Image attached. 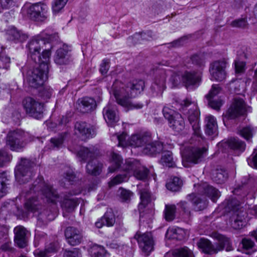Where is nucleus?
<instances>
[{
	"label": "nucleus",
	"mask_w": 257,
	"mask_h": 257,
	"mask_svg": "<svg viewBox=\"0 0 257 257\" xmlns=\"http://www.w3.org/2000/svg\"><path fill=\"white\" fill-rule=\"evenodd\" d=\"M46 35L47 34L45 32H42L35 37L28 45V57L35 61L37 60L38 66L33 71L28 72V75L25 76L24 81H27L33 87L43 85L48 78L50 51L46 49L40 55L41 48L46 45V40H50V36L45 37Z\"/></svg>",
	"instance_id": "1"
},
{
	"label": "nucleus",
	"mask_w": 257,
	"mask_h": 257,
	"mask_svg": "<svg viewBox=\"0 0 257 257\" xmlns=\"http://www.w3.org/2000/svg\"><path fill=\"white\" fill-rule=\"evenodd\" d=\"M245 63L242 61H240L237 59L234 61V66L236 73L242 72L245 69Z\"/></svg>",
	"instance_id": "48"
},
{
	"label": "nucleus",
	"mask_w": 257,
	"mask_h": 257,
	"mask_svg": "<svg viewBox=\"0 0 257 257\" xmlns=\"http://www.w3.org/2000/svg\"><path fill=\"white\" fill-rule=\"evenodd\" d=\"M206 192L213 202H215L216 200L220 196L218 191L212 186H208Z\"/></svg>",
	"instance_id": "43"
},
{
	"label": "nucleus",
	"mask_w": 257,
	"mask_h": 257,
	"mask_svg": "<svg viewBox=\"0 0 257 257\" xmlns=\"http://www.w3.org/2000/svg\"><path fill=\"white\" fill-rule=\"evenodd\" d=\"M22 167L21 166H18L15 169V176L16 179L20 182L21 177L26 178V176H29L31 174L30 172L27 171L25 174H23L22 172Z\"/></svg>",
	"instance_id": "46"
},
{
	"label": "nucleus",
	"mask_w": 257,
	"mask_h": 257,
	"mask_svg": "<svg viewBox=\"0 0 257 257\" xmlns=\"http://www.w3.org/2000/svg\"><path fill=\"white\" fill-rule=\"evenodd\" d=\"M246 111L245 105L242 98H235L230 108L226 112L224 119L233 118L243 114Z\"/></svg>",
	"instance_id": "15"
},
{
	"label": "nucleus",
	"mask_w": 257,
	"mask_h": 257,
	"mask_svg": "<svg viewBox=\"0 0 257 257\" xmlns=\"http://www.w3.org/2000/svg\"><path fill=\"white\" fill-rule=\"evenodd\" d=\"M14 2V0H1L0 4L3 8H8Z\"/></svg>",
	"instance_id": "56"
},
{
	"label": "nucleus",
	"mask_w": 257,
	"mask_h": 257,
	"mask_svg": "<svg viewBox=\"0 0 257 257\" xmlns=\"http://www.w3.org/2000/svg\"><path fill=\"white\" fill-rule=\"evenodd\" d=\"M184 105L186 107L188 106L190 104H191L190 100L189 99H186L185 100H184Z\"/></svg>",
	"instance_id": "61"
},
{
	"label": "nucleus",
	"mask_w": 257,
	"mask_h": 257,
	"mask_svg": "<svg viewBox=\"0 0 257 257\" xmlns=\"http://www.w3.org/2000/svg\"><path fill=\"white\" fill-rule=\"evenodd\" d=\"M172 255L173 257H193L192 252L187 247L175 250Z\"/></svg>",
	"instance_id": "34"
},
{
	"label": "nucleus",
	"mask_w": 257,
	"mask_h": 257,
	"mask_svg": "<svg viewBox=\"0 0 257 257\" xmlns=\"http://www.w3.org/2000/svg\"><path fill=\"white\" fill-rule=\"evenodd\" d=\"M246 212L242 210L236 211L231 217V225L235 229H240L244 226L248 220Z\"/></svg>",
	"instance_id": "18"
},
{
	"label": "nucleus",
	"mask_w": 257,
	"mask_h": 257,
	"mask_svg": "<svg viewBox=\"0 0 257 257\" xmlns=\"http://www.w3.org/2000/svg\"><path fill=\"white\" fill-rule=\"evenodd\" d=\"M246 0H234L235 7L239 8L246 2Z\"/></svg>",
	"instance_id": "58"
},
{
	"label": "nucleus",
	"mask_w": 257,
	"mask_h": 257,
	"mask_svg": "<svg viewBox=\"0 0 257 257\" xmlns=\"http://www.w3.org/2000/svg\"><path fill=\"white\" fill-rule=\"evenodd\" d=\"M212 237L218 240L217 244L212 245L209 240L205 238H201L198 242V247L203 252L208 254L216 253L224 248L226 251L232 250L230 241L227 238L217 233L213 234Z\"/></svg>",
	"instance_id": "4"
},
{
	"label": "nucleus",
	"mask_w": 257,
	"mask_h": 257,
	"mask_svg": "<svg viewBox=\"0 0 257 257\" xmlns=\"http://www.w3.org/2000/svg\"><path fill=\"white\" fill-rule=\"evenodd\" d=\"M226 61L225 59L215 61L211 64L210 73L211 79L216 81H222L226 77L225 68L226 67Z\"/></svg>",
	"instance_id": "13"
},
{
	"label": "nucleus",
	"mask_w": 257,
	"mask_h": 257,
	"mask_svg": "<svg viewBox=\"0 0 257 257\" xmlns=\"http://www.w3.org/2000/svg\"><path fill=\"white\" fill-rule=\"evenodd\" d=\"M144 87V82L141 80H134L132 84L127 86L121 81L116 80L108 90L109 93L114 96L117 102L126 110H129L142 107V104L132 103L131 98L135 97L140 94Z\"/></svg>",
	"instance_id": "2"
},
{
	"label": "nucleus",
	"mask_w": 257,
	"mask_h": 257,
	"mask_svg": "<svg viewBox=\"0 0 257 257\" xmlns=\"http://www.w3.org/2000/svg\"><path fill=\"white\" fill-rule=\"evenodd\" d=\"M121 161V158L118 154L113 153L111 155V163L114 165V167L113 168L109 167V172H112L115 170L119 166Z\"/></svg>",
	"instance_id": "44"
},
{
	"label": "nucleus",
	"mask_w": 257,
	"mask_h": 257,
	"mask_svg": "<svg viewBox=\"0 0 257 257\" xmlns=\"http://www.w3.org/2000/svg\"><path fill=\"white\" fill-rule=\"evenodd\" d=\"M96 106L95 100L90 97H84L79 100V109L82 112L91 110Z\"/></svg>",
	"instance_id": "27"
},
{
	"label": "nucleus",
	"mask_w": 257,
	"mask_h": 257,
	"mask_svg": "<svg viewBox=\"0 0 257 257\" xmlns=\"http://www.w3.org/2000/svg\"><path fill=\"white\" fill-rule=\"evenodd\" d=\"M232 86H234V91L236 93L240 94V92H238V91H240L241 93L244 92L245 89L246 85V82L241 80H235L231 83Z\"/></svg>",
	"instance_id": "40"
},
{
	"label": "nucleus",
	"mask_w": 257,
	"mask_h": 257,
	"mask_svg": "<svg viewBox=\"0 0 257 257\" xmlns=\"http://www.w3.org/2000/svg\"><path fill=\"white\" fill-rule=\"evenodd\" d=\"M141 202L139 204L138 209L140 213L141 220H144V214L145 211L147 216L150 217L153 215V209L154 204L152 202L151 195L147 190H145L140 193Z\"/></svg>",
	"instance_id": "10"
},
{
	"label": "nucleus",
	"mask_w": 257,
	"mask_h": 257,
	"mask_svg": "<svg viewBox=\"0 0 257 257\" xmlns=\"http://www.w3.org/2000/svg\"><path fill=\"white\" fill-rule=\"evenodd\" d=\"M48 10V7L41 3L34 5L26 4L22 8V13L24 15L29 16H45Z\"/></svg>",
	"instance_id": "14"
},
{
	"label": "nucleus",
	"mask_w": 257,
	"mask_h": 257,
	"mask_svg": "<svg viewBox=\"0 0 257 257\" xmlns=\"http://www.w3.org/2000/svg\"><path fill=\"white\" fill-rule=\"evenodd\" d=\"M186 231L181 228L176 227H170L166 234V237L168 239H183L186 235Z\"/></svg>",
	"instance_id": "26"
},
{
	"label": "nucleus",
	"mask_w": 257,
	"mask_h": 257,
	"mask_svg": "<svg viewBox=\"0 0 257 257\" xmlns=\"http://www.w3.org/2000/svg\"><path fill=\"white\" fill-rule=\"evenodd\" d=\"M64 257H81V253L78 249L74 248L72 250H66Z\"/></svg>",
	"instance_id": "49"
},
{
	"label": "nucleus",
	"mask_w": 257,
	"mask_h": 257,
	"mask_svg": "<svg viewBox=\"0 0 257 257\" xmlns=\"http://www.w3.org/2000/svg\"><path fill=\"white\" fill-rule=\"evenodd\" d=\"M164 117L170 123V126L177 132H179L184 127V121L179 114L174 115L173 111L167 107L163 110Z\"/></svg>",
	"instance_id": "12"
},
{
	"label": "nucleus",
	"mask_w": 257,
	"mask_h": 257,
	"mask_svg": "<svg viewBox=\"0 0 257 257\" xmlns=\"http://www.w3.org/2000/svg\"><path fill=\"white\" fill-rule=\"evenodd\" d=\"M240 134L244 139L248 140L252 136L253 129L250 126L244 127L240 131Z\"/></svg>",
	"instance_id": "47"
},
{
	"label": "nucleus",
	"mask_w": 257,
	"mask_h": 257,
	"mask_svg": "<svg viewBox=\"0 0 257 257\" xmlns=\"http://www.w3.org/2000/svg\"><path fill=\"white\" fill-rule=\"evenodd\" d=\"M188 202L182 201L180 203V207L185 211L187 207L191 204L194 206V209L196 211H199L204 208L206 205L205 201H203L197 197L195 194L188 196Z\"/></svg>",
	"instance_id": "16"
},
{
	"label": "nucleus",
	"mask_w": 257,
	"mask_h": 257,
	"mask_svg": "<svg viewBox=\"0 0 257 257\" xmlns=\"http://www.w3.org/2000/svg\"><path fill=\"white\" fill-rule=\"evenodd\" d=\"M126 174L122 176L118 175L112 179L109 185L112 186L123 182L127 181L128 177L134 175L137 179L143 180L148 175V170L144 167H141L140 164L137 162H127L124 169Z\"/></svg>",
	"instance_id": "5"
},
{
	"label": "nucleus",
	"mask_w": 257,
	"mask_h": 257,
	"mask_svg": "<svg viewBox=\"0 0 257 257\" xmlns=\"http://www.w3.org/2000/svg\"><path fill=\"white\" fill-rule=\"evenodd\" d=\"M253 211L254 212L255 214L257 215V206L254 207Z\"/></svg>",
	"instance_id": "64"
},
{
	"label": "nucleus",
	"mask_w": 257,
	"mask_h": 257,
	"mask_svg": "<svg viewBox=\"0 0 257 257\" xmlns=\"http://www.w3.org/2000/svg\"><path fill=\"white\" fill-rule=\"evenodd\" d=\"M119 194L122 199L125 200L130 198L132 195V193L130 191L123 189L119 190Z\"/></svg>",
	"instance_id": "51"
},
{
	"label": "nucleus",
	"mask_w": 257,
	"mask_h": 257,
	"mask_svg": "<svg viewBox=\"0 0 257 257\" xmlns=\"http://www.w3.org/2000/svg\"><path fill=\"white\" fill-rule=\"evenodd\" d=\"M65 234L67 241L70 245H75L81 242V236L75 228L68 227L66 229Z\"/></svg>",
	"instance_id": "22"
},
{
	"label": "nucleus",
	"mask_w": 257,
	"mask_h": 257,
	"mask_svg": "<svg viewBox=\"0 0 257 257\" xmlns=\"http://www.w3.org/2000/svg\"><path fill=\"white\" fill-rule=\"evenodd\" d=\"M206 149L193 148L185 151L181 150L182 164L185 167H189L192 164L198 163L204 155Z\"/></svg>",
	"instance_id": "7"
},
{
	"label": "nucleus",
	"mask_w": 257,
	"mask_h": 257,
	"mask_svg": "<svg viewBox=\"0 0 257 257\" xmlns=\"http://www.w3.org/2000/svg\"><path fill=\"white\" fill-rule=\"evenodd\" d=\"M68 0H54L52 10L55 15L60 11L65 6Z\"/></svg>",
	"instance_id": "41"
},
{
	"label": "nucleus",
	"mask_w": 257,
	"mask_h": 257,
	"mask_svg": "<svg viewBox=\"0 0 257 257\" xmlns=\"http://www.w3.org/2000/svg\"><path fill=\"white\" fill-rule=\"evenodd\" d=\"M134 238L137 240L139 247L144 255L148 256L154 250V242L151 233L138 231Z\"/></svg>",
	"instance_id": "8"
},
{
	"label": "nucleus",
	"mask_w": 257,
	"mask_h": 257,
	"mask_svg": "<svg viewBox=\"0 0 257 257\" xmlns=\"http://www.w3.org/2000/svg\"><path fill=\"white\" fill-rule=\"evenodd\" d=\"M205 133L210 136H216L217 134V125L215 117L211 115H207L205 119Z\"/></svg>",
	"instance_id": "24"
},
{
	"label": "nucleus",
	"mask_w": 257,
	"mask_h": 257,
	"mask_svg": "<svg viewBox=\"0 0 257 257\" xmlns=\"http://www.w3.org/2000/svg\"><path fill=\"white\" fill-rule=\"evenodd\" d=\"M176 207L174 205H166L165 217L168 221H171L174 218V213Z\"/></svg>",
	"instance_id": "39"
},
{
	"label": "nucleus",
	"mask_w": 257,
	"mask_h": 257,
	"mask_svg": "<svg viewBox=\"0 0 257 257\" xmlns=\"http://www.w3.org/2000/svg\"><path fill=\"white\" fill-rule=\"evenodd\" d=\"M254 11L257 15V4L255 5V6L254 7Z\"/></svg>",
	"instance_id": "63"
},
{
	"label": "nucleus",
	"mask_w": 257,
	"mask_h": 257,
	"mask_svg": "<svg viewBox=\"0 0 257 257\" xmlns=\"http://www.w3.org/2000/svg\"><path fill=\"white\" fill-rule=\"evenodd\" d=\"M28 133L21 130L10 132L7 136L6 145L12 151H20L30 141Z\"/></svg>",
	"instance_id": "6"
},
{
	"label": "nucleus",
	"mask_w": 257,
	"mask_h": 257,
	"mask_svg": "<svg viewBox=\"0 0 257 257\" xmlns=\"http://www.w3.org/2000/svg\"><path fill=\"white\" fill-rule=\"evenodd\" d=\"M15 241L20 247H24L27 244V236L29 232L24 227L18 226L14 229Z\"/></svg>",
	"instance_id": "19"
},
{
	"label": "nucleus",
	"mask_w": 257,
	"mask_h": 257,
	"mask_svg": "<svg viewBox=\"0 0 257 257\" xmlns=\"http://www.w3.org/2000/svg\"><path fill=\"white\" fill-rule=\"evenodd\" d=\"M193 106V110L191 111V112H189L188 114V119L190 121V123H192L194 122V123L193 124L192 127L194 130L195 133L196 135H199V128L200 127L199 126L198 123V111L197 109V107L195 103H193L192 104Z\"/></svg>",
	"instance_id": "25"
},
{
	"label": "nucleus",
	"mask_w": 257,
	"mask_h": 257,
	"mask_svg": "<svg viewBox=\"0 0 257 257\" xmlns=\"http://www.w3.org/2000/svg\"><path fill=\"white\" fill-rule=\"evenodd\" d=\"M86 169L88 173L94 175H96L99 173V169L95 167H94L91 163L87 165Z\"/></svg>",
	"instance_id": "50"
},
{
	"label": "nucleus",
	"mask_w": 257,
	"mask_h": 257,
	"mask_svg": "<svg viewBox=\"0 0 257 257\" xmlns=\"http://www.w3.org/2000/svg\"><path fill=\"white\" fill-rule=\"evenodd\" d=\"M114 215L111 212L107 211L100 220L95 223V225L97 228H101L103 225L107 226H111L114 223Z\"/></svg>",
	"instance_id": "28"
},
{
	"label": "nucleus",
	"mask_w": 257,
	"mask_h": 257,
	"mask_svg": "<svg viewBox=\"0 0 257 257\" xmlns=\"http://www.w3.org/2000/svg\"><path fill=\"white\" fill-rule=\"evenodd\" d=\"M248 164L251 167L257 169V154L247 160Z\"/></svg>",
	"instance_id": "54"
},
{
	"label": "nucleus",
	"mask_w": 257,
	"mask_h": 257,
	"mask_svg": "<svg viewBox=\"0 0 257 257\" xmlns=\"http://www.w3.org/2000/svg\"><path fill=\"white\" fill-rule=\"evenodd\" d=\"M160 163L165 167H174L175 163L172 157V153L170 151L163 152L160 160Z\"/></svg>",
	"instance_id": "32"
},
{
	"label": "nucleus",
	"mask_w": 257,
	"mask_h": 257,
	"mask_svg": "<svg viewBox=\"0 0 257 257\" xmlns=\"http://www.w3.org/2000/svg\"><path fill=\"white\" fill-rule=\"evenodd\" d=\"M68 48L67 46L63 45L62 48L59 49L54 56L55 63L59 65L65 64L67 63L69 56L67 55Z\"/></svg>",
	"instance_id": "23"
},
{
	"label": "nucleus",
	"mask_w": 257,
	"mask_h": 257,
	"mask_svg": "<svg viewBox=\"0 0 257 257\" xmlns=\"http://www.w3.org/2000/svg\"><path fill=\"white\" fill-rule=\"evenodd\" d=\"M209 105L214 109H218L222 105V91L218 85L214 84L209 93L206 96Z\"/></svg>",
	"instance_id": "11"
},
{
	"label": "nucleus",
	"mask_w": 257,
	"mask_h": 257,
	"mask_svg": "<svg viewBox=\"0 0 257 257\" xmlns=\"http://www.w3.org/2000/svg\"><path fill=\"white\" fill-rule=\"evenodd\" d=\"M77 205V201L72 199H66L61 204L63 209L68 212L73 210Z\"/></svg>",
	"instance_id": "38"
},
{
	"label": "nucleus",
	"mask_w": 257,
	"mask_h": 257,
	"mask_svg": "<svg viewBox=\"0 0 257 257\" xmlns=\"http://www.w3.org/2000/svg\"><path fill=\"white\" fill-rule=\"evenodd\" d=\"M246 24V22L244 18H240L232 23V26L236 27H244Z\"/></svg>",
	"instance_id": "53"
},
{
	"label": "nucleus",
	"mask_w": 257,
	"mask_h": 257,
	"mask_svg": "<svg viewBox=\"0 0 257 257\" xmlns=\"http://www.w3.org/2000/svg\"><path fill=\"white\" fill-rule=\"evenodd\" d=\"M44 195L48 200L54 203H56V201L60 198V197L57 195L55 191L53 190L52 187L49 186L47 187L44 192Z\"/></svg>",
	"instance_id": "36"
},
{
	"label": "nucleus",
	"mask_w": 257,
	"mask_h": 257,
	"mask_svg": "<svg viewBox=\"0 0 257 257\" xmlns=\"http://www.w3.org/2000/svg\"><path fill=\"white\" fill-rule=\"evenodd\" d=\"M89 252L92 257H103L106 254L104 248L98 245H93L90 248Z\"/></svg>",
	"instance_id": "35"
},
{
	"label": "nucleus",
	"mask_w": 257,
	"mask_h": 257,
	"mask_svg": "<svg viewBox=\"0 0 257 257\" xmlns=\"http://www.w3.org/2000/svg\"><path fill=\"white\" fill-rule=\"evenodd\" d=\"M10 248V244L8 242H7L4 245L2 246V249L4 250H7Z\"/></svg>",
	"instance_id": "60"
},
{
	"label": "nucleus",
	"mask_w": 257,
	"mask_h": 257,
	"mask_svg": "<svg viewBox=\"0 0 257 257\" xmlns=\"http://www.w3.org/2000/svg\"><path fill=\"white\" fill-rule=\"evenodd\" d=\"M109 68V63L107 60H103L100 65V71L102 74L106 73Z\"/></svg>",
	"instance_id": "52"
},
{
	"label": "nucleus",
	"mask_w": 257,
	"mask_h": 257,
	"mask_svg": "<svg viewBox=\"0 0 257 257\" xmlns=\"http://www.w3.org/2000/svg\"><path fill=\"white\" fill-rule=\"evenodd\" d=\"M7 34L10 39L12 40H19L21 41L25 40L27 36L21 31H18L14 27H11L7 31Z\"/></svg>",
	"instance_id": "30"
},
{
	"label": "nucleus",
	"mask_w": 257,
	"mask_h": 257,
	"mask_svg": "<svg viewBox=\"0 0 257 257\" xmlns=\"http://www.w3.org/2000/svg\"><path fill=\"white\" fill-rule=\"evenodd\" d=\"M36 201L29 200L25 204L26 208L29 210L33 211L35 209V206L36 204L35 203Z\"/></svg>",
	"instance_id": "55"
},
{
	"label": "nucleus",
	"mask_w": 257,
	"mask_h": 257,
	"mask_svg": "<svg viewBox=\"0 0 257 257\" xmlns=\"http://www.w3.org/2000/svg\"><path fill=\"white\" fill-rule=\"evenodd\" d=\"M182 184V181L178 177H174L166 184L168 189L172 191H177L181 188Z\"/></svg>",
	"instance_id": "33"
},
{
	"label": "nucleus",
	"mask_w": 257,
	"mask_h": 257,
	"mask_svg": "<svg viewBox=\"0 0 257 257\" xmlns=\"http://www.w3.org/2000/svg\"><path fill=\"white\" fill-rule=\"evenodd\" d=\"M23 106L27 113L36 119L43 117V105L31 97L26 98L23 101Z\"/></svg>",
	"instance_id": "9"
},
{
	"label": "nucleus",
	"mask_w": 257,
	"mask_h": 257,
	"mask_svg": "<svg viewBox=\"0 0 257 257\" xmlns=\"http://www.w3.org/2000/svg\"><path fill=\"white\" fill-rule=\"evenodd\" d=\"M107 246L112 249H117L120 247L115 241H113L112 243L107 244Z\"/></svg>",
	"instance_id": "59"
},
{
	"label": "nucleus",
	"mask_w": 257,
	"mask_h": 257,
	"mask_svg": "<svg viewBox=\"0 0 257 257\" xmlns=\"http://www.w3.org/2000/svg\"><path fill=\"white\" fill-rule=\"evenodd\" d=\"M7 180L6 173H0V197L4 196L6 194L7 187L5 182Z\"/></svg>",
	"instance_id": "42"
},
{
	"label": "nucleus",
	"mask_w": 257,
	"mask_h": 257,
	"mask_svg": "<svg viewBox=\"0 0 257 257\" xmlns=\"http://www.w3.org/2000/svg\"><path fill=\"white\" fill-rule=\"evenodd\" d=\"M103 116L108 125L112 127L115 126L119 120L115 112V107L109 104L104 108Z\"/></svg>",
	"instance_id": "21"
},
{
	"label": "nucleus",
	"mask_w": 257,
	"mask_h": 257,
	"mask_svg": "<svg viewBox=\"0 0 257 257\" xmlns=\"http://www.w3.org/2000/svg\"><path fill=\"white\" fill-rule=\"evenodd\" d=\"M242 244L244 252L246 254H251L255 251L253 242L250 239L244 238L242 240Z\"/></svg>",
	"instance_id": "37"
},
{
	"label": "nucleus",
	"mask_w": 257,
	"mask_h": 257,
	"mask_svg": "<svg viewBox=\"0 0 257 257\" xmlns=\"http://www.w3.org/2000/svg\"><path fill=\"white\" fill-rule=\"evenodd\" d=\"M87 127L85 122H77L75 125V134L82 140L85 141L87 139L92 138L94 133Z\"/></svg>",
	"instance_id": "20"
},
{
	"label": "nucleus",
	"mask_w": 257,
	"mask_h": 257,
	"mask_svg": "<svg viewBox=\"0 0 257 257\" xmlns=\"http://www.w3.org/2000/svg\"><path fill=\"white\" fill-rule=\"evenodd\" d=\"M181 79V81L188 88L197 84L200 80V75L199 73H192L185 72L181 75V78L179 74L175 76V79Z\"/></svg>",
	"instance_id": "17"
},
{
	"label": "nucleus",
	"mask_w": 257,
	"mask_h": 257,
	"mask_svg": "<svg viewBox=\"0 0 257 257\" xmlns=\"http://www.w3.org/2000/svg\"><path fill=\"white\" fill-rule=\"evenodd\" d=\"M251 235L254 237V238L255 239V240L257 241V231H253L251 232Z\"/></svg>",
	"instance_id": "62"
},
{
	"label": "nucleus",
	"mask_w": 257,
	"mask_h": 257,
	"mask_svg": "<svg viewBox=\"0 0 257 257\" xmlns=\"http://www.w3.org/2000/svg\"><path fill=\"white\" fill-rule=\"evenodd\" d=\"M51 142L55 147H59L63 143V140L62 138H53Z\"/></svg>",
	"instance_id": "57"
},
{
	"label": "nucleus",
	"mask_w": 257,
	"mask_h": 257,
	"mask_svg": "<svg viewBox=\"0 0 257 257\" xmlns=\"http://www.w3.org/2000/svg\"><path fill=\"white\" fill-rule=\"evenodd\" d=\"M126 137L125 133H122L121 135L116 134L111 137V140L118 141V146L122 147H126L130 146L134 148L143 147L142 149L143 153L151 156L155 155L156 153H159L163 149V145L160 142L150 143L151 139L149 135H134L132 136L126 141Z\"/></svg>",
	"instance_id": "3"
},
{
	"label": "nucleus",
	"mask_w": 257,
	"mask_h": 257,
	"mask_svg": "<svg viewBox=\"0 0 257 257\" xmlns=\"http://www.w3.org/2000/svg\"><path fill=\"white\" fill-rule=\"evenodd\" d=\"M57 250V246L55 244H50L47 246L45 250L36 249L34 252L35 257H49Z\"/></svg>",
	"instance_id": "31"
},
{
	"label": "nucleus",
	"mask_w": 257,
	"mask_h": 257,
	"mask_svg": "<svg viewBox=\"0 0 257 257\" xmlns=\"http://www.w3.org/2000/svg\"><path fill=\"white\" fill-rule=\"evenodd\" d=\"M226 145L231 149L238 153L243 151L245 148L244 144L236 138H231L226 142Z\"/></svg>",
	"instance_id": "29"
},
{
	"label": "nucleus",
	"mask_w": 257,
	"mask_h": 257,
	"mask_svg": "<svg viewBox=\"0 0 257 257\" xmlns=\"http://www.w3.org/2000/svg\"><path fill=\"white\" fill-rule=\"evenodd\" d=\"M12 156L4 150H0V166L5 165L7 163L10 162Z\"/></svg>",
	"instance_id": "45"
}]
</instances>
